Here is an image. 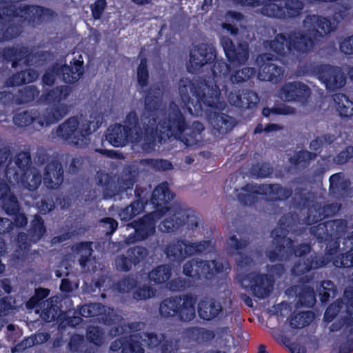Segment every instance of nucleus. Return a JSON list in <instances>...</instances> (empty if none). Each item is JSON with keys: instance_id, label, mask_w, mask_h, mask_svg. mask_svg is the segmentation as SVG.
<instances>
[{"instance_id": "nucleus-58", "label": "nucleus", "mask_w": 353, "mask_h": 353, "mask_svg": "<svg viewBox=\"0 0 353 353\" xmlns=\"http://www.w3.org/2000/svg\"><path fill=\"white\" fill-rule=\"evenodd\" d=\"M250 173L257 178H266L272 173V168L268 163L262 162L253 164L250 168Z\"/></svg>"}, {"instance_id": "nucleus-27", "label": "nucleus", "mask_w": 353, "mask_h": 353, "mask_svg": "<svg viewBox=\"0 0 353 353\" xmlns=\"http://www.w3.org/2000/svg\"><path fill=\"white\" fill-rule=\"evenodd\" d=\"M57 72H59L63 82L70 84L77 82L84 72V61L82 55L80 54L77 59L74 58L70 61V65L67 64L58 65Z\"/></svg>"}, {"instance_id": "nucleus-3", "label": "nucleus", "mask_w": 353, "mask_h": 353, "mask_svg": "<svg viewBox=\"0 0 353 353\" xmlns=\"http://www.w3.org/2000/svg\"><path fill=\"white\" fill-rule=\"evenodd\" d=\"M175 196L167 181H163L155 187L150 195V202L154 210L163 212V216L169 212V216L161 221L159 230L164 233H174L186 225L188 230L198 227V216L194 210L183 209L179 205H170Z\"/></svg>"}, {"instance_id": "nucleus-63", "label": "nucleus", "mask_w": 353, "mask_h": 353, "mask_svg": "<svg viewBox=\"0 0 353 353\" xmlns=\"http://www.w3.org/2000/svg\"><path fill=\"white\" fill-rule=\"evenodd\" d=\"M115 267L117 270L128 272L131 270L132 263L131 259L127 254H119L114 259Z\"/></svg>"}, {"instance_id": "nucleus-30", "label": "nucleus", "mask_w": 353, "mask_h": 353, "mask_svg": "<svg viewBox=\"0 0 353 353\" xmlns=\"http://www.w3.org/2000/svg\"><path fill=\"white\" fill-rule=\"evenodd\" d=\"M262 184L246 183L239 190L236 189V196L239 203L244 206H254L259 202V196H263Z\"/></svg>"}, {"instance_id": "nucleus-14", "label": "nucleus", "mask_w": 353, "mask_h": 353, "mask_svg": "<svg viewBox=\"0 0 353 353\" xmlns=\"http://www.w3.org/2000/svg\"><path fill=\"white\" fill-rule=\"evenodd\" d=\"M224 270L222 262L216 260H202L192 259L185 262L183 267V273L187 277L195 281L201 279L210 281Z\"/></svg>"}, {"instance_id": "nucleus-7", "label": "nucleus", "mask_w": 353, "mask_h": 353, "mask_svg": "<svg viewBox=\"0 0 353 353\" xmlns=\"http://www.w3.org/2000/svg\"><path fill=\"white\" fill-rule=\"evenodd\" d=\"M17 168L7 165L5 168V176L10 184H19L23 188L34 191L41 183L42 176L38 171L30 170L31 155L28 151H22L15 156Z\"/></svg>"}, {"instance_id": "nucleus-24", "label": "nucleus", "mask_w": 353, "mask_h": 353, "mask_svg": "<svg viewBox=\"0 0 353 353\" xmlns=\"http://www.w3.org/2000/svg\"><path fill=\"white\" fill-rule=\"evenodd\" d=\"M222 46L228 60L234 64H244L249 58L248 45L239 43L237 46L230 38L225 37L221 40Z\"/></svg>"}, {"instance_id": "nucleus-18", "label": "nucleus", "mask_w": 353, "mask_h": 353, "mask_svg": "<svg viewBox=\"0 0 353 353\" xmlns=\"http://www.w3.org/2000/svg\"><path fill=\"white\" fill-rule=\"evenodd\" d=\"M163 216V212L154 210L143 216L137 221L132 222V227L134 228L133 236H129V241L134 243L147 239L152 236L156 231V223Z\"/></svg>"}, {"instance_id": "nucleus-8", "label": "nucleus", "mask_w": 353, "mask_h": 353, "mask_svg": "<svg viewBox=\"0 0 353 353\" xmlns=\"http://www.w3.org/2000/svg\"><path fill=\"white\" fill-rule=\"evenodd\" d=\"M72 90L68 85H58L50 90H46L39 100L48 105L43 114V121H39L40 126L49 125L61 121L69 112V107L63 101L70 94Z\"/></svg>"}, {"instance_id": "nucleus-52", "label": "nucleus", "mask_w": 353, "mask_h": 353, "mask_svg": "<svg viewBox=\"0 0 353 353\" xmlns=\"http://www.w3.org/2000/svg\"><path fill=\"white\" fill-rule=\"evenodd\" d=\"M104 331L99 326H90L86 330V338L89 343L97 347L101 346L104 343Z\"/></svg>"}, {"instance_id": "nucleus-37", "label": "nucleus", "mask_w": 353, "mask_h": 353, "mask_svg": "<svg viewBox=\"0 0 353 353\" xmlns=\"http://www.w3.org/2000/svg\"><path fill=\"white\" fill-rule=\"evenodd\" d=\"M263 196H266L267 201H285L292 194V190L288 188H284L281 185L262 184Z\"/></svg>"}, {"instance_id": "nucleus-44", "label": "nucleus", "mask_w": 353, "mask_h": 353, "mask_svg": "<svg viewBox=\"0 0 353 353\" xmlns=\"http://www.w3.org/2000/svg\"><path fill=\"white\" fill-rule=\"evenodd\" d=\"M134 183L135 180L132 177H128V179H119L118 183H108L106 185L105 190L110 191L111 196L122 195L124 192L128 194L129 191L130 193L132 191Z\"/></svg>"}, {"instance_id": "nucleus-53", "label": "nucleus", "mask_w": 353, "mask_h": 353, "mask_svg": "<svg viewBox=\"0 0 353 353\" xmlns=\"http://www.w3.org/2000/svg\"><path fill=\"white\" fill-rule=\"evenodd\" d=\"M336 137L330 133H325L322 136L316 137L310 143L309 148L311 150L320 153L324 144L330 145L334 142Z\"/></svg>"}, {"instance_id": "nucleus-64", "label": "nucleus", "mask_w": 353, "mask_h": 353, "mask_svg": "<svg viewBox=\"0 0 353 353\" xmlns=\"http://www.w3.org/2000/svg\"><path fill=\"white\" fill-rule=\"evenodd\" d=\"M237 254L236 264L239 270H249L254 264V260L250 256L240 252Z\"/></svg>"}, {"instance_id": "nucleus-32", "label": "nucleus", "mask_w": 353, "mask_h": 353, "mask_svg": "<svg viewBox=\"0 0 353 353\" xmlns=\"http://www.w3.org/2000/svg\"><path fill=\"white\" fill-rule=\"evenodd\" d=\"M329 191L336 199H341L347 195L350 190L351 181L345 177L343 172H337L330 176Z\"/></svg>"}, {"instance_id": "nucleus-29", "label": "nucleus", "mask_w": 353, "mask_h": 353, "mask_svg": "<svg viewBox=\"0 0 353 353\" xmlns=\"http://www.w3.org/2000/svg\"><path fill=\"white\" fill-rule=\"evenodd\" d=\"M228 99L231 105L242 110L252 109L259 101L257 94L251 90L230 92Z\"/></svg>"}, {"instance_id": "nucleus-31", "label": "nucleus", "mask_w": 353, "mask_h": 353, "mask_svg": "<svg viewBox=\"0 0 353 353\" xmlns=\"http://www.w3.org/2000/svg\"><path fill=\"white\" fill-rule=\"evenodd\" d=\"M130 129L121 123L110 125L105 133V139L115 148L125 146L128 143Z\"/></svg>"}, {"instance_id": "nucleus-21", "label": "nucleus", "mask_w": 353, "mask_h": 353, "mask_svg": "<svg viewBox=\"0 0 353 353\" xmlns=\"http://www.w3.org/2000/svg\"><path fill=\"white\" fill-rule=\"evenodd\" d=\"M259 60L262 63L259 76L261 81L277 83L281 79L284 70L283 67L274 63L279 60L278 57L270 52H265L259 56Z\"/></svg>"}, {"instance_id": "nucleus-40", "label": "nucleus", "mask_w": 353, "mask_h": 353, "mask_svg": "<svg viewBox=\"0 0 353 353\" xmlns=\"http://www.w3.org/2000/svg\"><path fill=\"white\" fill-rule=\"evenodd\" d=\"M40 91L36 85H26L19 89L12 99L17 105H23L34 101L39 96Z\"/></svg>"}, {"instance_id": "nucleus-55", "label": "nucleus", "mask_w": 353, "mask_h": 353, "mask_svg": "<svg viewBox=\"0 0 353 353\" xmlns=\"http://www.w3.org/2000/svg\"><path fill=\"white\" fill-rule=\"evenodd\" d=\"M126 254L130 257L134 266L142 262L148 255V250L143 246H134L126 250Z\"/></svg>"}, {"instance_id": "nucleus-61", "label": "nucleus", "mask_w": 353, "mask_h": 353, "mask_svg": "<svg viewBox=\"0 0 353 353\" xmlns=\"http://www.w3.org/2000/svg\"><path fill=\"white\" fill-rule=\"evenodd\" d=\"M141 333L143 336L141 341H143L145 345H146L148 348H154L158 347L164 338L163 335H158L154 332H143Z\"/></svg>"}, {"instance_id": "nucleus-41", "label": "nucleus", "mask_w": 353, "mask_h": 353, "mask_svg": "<svg viewBox=\"0 0 353 353\" xmlns=\"http://www.w3.org/2000/svg\"><path fill=\"white\" fill-rule=\"evenodd\" d=\"M92 244V241H81L74 243L71 248L75 254L80 256L78 261L82 268H85L90 261L93 252Z\"/></svg>"}, {"instance_id": "nucleus-56", "label": "nucleus", "mask_w": 353, "mask_h": 353, "mask_svg": "<svg viewBox=\"0 0 353 353\" xmlns=\"http://www.w3.org/2000/svg\"><path fill=\"white\" fill-rule=\"evenodd\" d=\"M317 157V153L310 152L306 150H301L296 152L294 156L289 158L291 164L296 166L302 163H307L311 160Z\"/></svg>"}, {"instance_id": "nucleus-33", "label": "nucleus", "mask_w": 353, "mask_h": 353, "mask_svg": "<svg viewBox=\"0 0 353 353\" xmlns=\"http://www.w3.org/2000/svg\"><path fill=\"white\" fill-rule=\"evenodd\" d=\"M326 265L325 260L319 259L314 254L308 257L300 258L291 268V273L294 276H300L313 269H317Z\"/></svg>"}, {"instance_id": "nucleus-1", "label": "nucleus", "mask_w": 353, "mask_h": 353, "mask_svg": "<svg viewBox=\"0 0 353 353\" xmlns=\"http://www.w3.org/2000/svg\"><path fill=\"white\" fill-rule=\"evenodd\" d=\"M163 90L153 84L145 92L144 110L141 121L144 129L142 150L146 152L155 150L157 144L165 143L170 138L180 141L186 146L197 144L204 126L200 121H193L188 126L179 108L171 109L167 114L161 109Z\"/></svg>"}, {"instance_id": "nucleus-42", "label": "nucleus", "mask_w": 353, "mask_h": 353, "mask_svg": "<svg viewBox=\"0 0 353 353\" xmlns=\"http://www.w3.org/2000/svg\"><path fill=\"white\" fill-rule=\"evenodd\" d=\"M333 100L341 117L348 118L353 116V101L346 94L336 93L333 95Z\"/></svg>"}, {"instance_id": "nucleus-6", "label": "nucleus", "mask_w": 353, "mask_h": 353, "mask_svg": "<svg viewBox=\"0 0 353 353\" xmlns=\"http://www.w3.org/2000/svg\"><path fill=\"white\" fill-rule=\"evenodd\" d=\"M263 46L265 50L273 52L278 57H285L291 52H310L314 48V42L305 32L292 30L288 34H276L273 39L265 41Z\"/></svg>"}, {"instance_id": "nucleus-39", "label": "nucleus", "mask_w": 353, "mask_h": 353, "mask_svg": "<svg viewBox=\"0 0 353 353\" xmlns=\"http://www.w3.org/2000/svg\"><path fill=\"white\" fill-rule=\"evenodd\" d=\"M183 336L189 341L204 343L211 341L214 338V333L212 330L195 326L184 329Z\"/></svg>"}, {"instance_id": "nucleus-19", "label": "nucleus", "mask_w": 353, "mask_h": 353, "mask_svg": "<svg viewBox=\"0 0 353 353\" xmlns=\"http://www.w3.org/2000/svg\"><path fill=\"white\" fill-rule=\"evenodd\" d=\"M303 24L307 30L306 34L314 40V43L315 41H319L335 30V26L330 19L314 14L307 15Z\"/></svg>"}, {"instance_id": "nucleus-5", "label": "nucleus", "mask_w": 353, "mask_h": 353, "mask_svg": "<svg viewBox=\"0 0 353 353\" xmlns=\"http://www.w3.org/2000/svg\"><path fill=\"white\" fill-rule=\"evenodd\" d=\"M203 81L204 83L201 82V86L188 78L179 80V93L190 114H192L191 105L196 111L201 110L203 105L214 109L220 108V90L217 86H210L209 81L205 78Z\"/></svg>"}, {"instance_id": "nucleus-11", "label": "nucleus", "mask_w": 353, "mask_h": 353, "mask_svg": "<svg viewBox=\"0 0 353 353\" xmlns=\"http://www.w3.org/2000/svg\"><path fill=\"white\" fill-rule=\"evenodd\" d=\"M211 245V240L192 243L186 239L176 238L165 246L163 252L169 261L180 263L187 257L206 252Z\"/></svg>"}, {"instance_id": "nucleus-45", "label": "nucleus", "mask_w": 353, "mask_h": 353, "mask_svg": "<svg viewBox=\"0 0 353 353\" xmlns=\"http://www.w3.org/2000/svg\"><path fill=\"white\" fill-rule=\"evenodd\" d=\"M314 319V312L308 310L294 313L290 319V325L293 329H301L309 325Z\"/></svg>"}, {"instance_id": "nucleus-43", "label": "nucleus", "mask_w": 353, "mask_h": 353, "mask_svg": "<svg viewBox=\"0 0 353 353\" xmlns=\"http://www.w3.org/2000/svg\"><path fill=\"white\" fill-rule=\"evenodd\" d=\"M27 232L29 234L30 242L36 243L41 239L46 233V227L41 216L39 214L34 216Z\"/></svg>"}, {"instance_id": "nucleus-12", "label": "nucleus", "mask_w": 353, "mask_h": 353, "mask_svg": "<svg viewBox=\"0 0 353 353\" xmlns=\"http://www.w3.org/2000/svg\"><path fill=\"white\" fill-rule=\"evenodd\" d=\"M305 69L307 74L316 76L328 90L335 91L346 83V77L338 66L310 62L305 64Z\"/></svg>"}, {"instance_id": "nucleus-17", "label": "nucleus", "mask_w": 353, "mask_h": 353, "mask_svg": "<svg viewBox=\"0 0 353 353\" xmlns=\"http://www.w3.org/2000/svg\"><path fill=\"white\" fill-rule=\"evenodd\" d=\"M216 57V49L211 43H201L193 46L190 50L188 70L191 73L198 72L203 67L212 65Z\"/></svg>"}, {"instance_id": "nucleus-62", "label": "nucleus", "mask_w": 353, "mask_h": 353, "mask_svg": "<svg viewBox=\"0 0 353 353\" xmlns=\"http://www.w3.org/2000/svg\"><path fill=\"white\" fill-rule=\"evenodd\" d=\"M137 284L135 279L130 275L125 276L117 282V289L121 293L129 292L134 289Z\"/></svg>"}, {"instance_id": "nucleus-2", "label": "nucleus", "mask_w": 353, "mask_h": 353, "mask_svg": "<svg viewBox=\"0 0 353 353\" xmlns=\"http://www.w3.org/2000/svg\"><path fill=\"white\" fill-rule=\"evenodd\" d=\"M347 230V222L345 219L325 221L310 228V233L318 242L326 244L324 260L326 264L332 261L337 268L353 267V233L344 238L343 249L346 252L336 253L339 250L340 239Z\"/></svg>"}, {"instance_id": "nucleus-23", "label": "nucleus", "mask_w": 353, "mask_h": 353, "mask_svg": "<svg viewBox=\"0 0 353 353\" xmlns=\"http://www.w3.org/2000/svg\"><path fill=\"white\" fill-rule=\"evenodd\" d=\"M345 312L346 314L341 317L339 323H333L331 325L332 331L343 328L347 341L350 345L347 349H344L341 346L339 353H350L353 350V298L350 299L348 303L345 305Z\"/></svg>"}, {"instance_id": "nucleus-47", "label": "nucleus", "mask_w": 353, "mask_h": 353, "mask_svg": "<svg viewBox=\"0 0 353 353\" xmlns=\"http://www.w3.org/2000/svg\"><path fill=\"white\" fill-rule=\"evenodd\" d=\"M256 74V70L252 67H244L240 70L233 71L229 77L232 85H241L243 83L248 81Z\"/></svg>"}, {"instance_id": "nucleus-59", "label": "nucleus", "mask_w": 353, "mask_h": 353, "mask_svg": "<svg viewBox=\"0 0 353 353\" xmlns=\"http://www.w3.org/2000/svg\"><path fill=\"white\" fill-rule=\"evenodd\" d=\"M18 199L17 197L11 192L10 186L4 180L0 179V201H1V208L4 209L6 203L9 204L10 200Z\"/></svg>"}, {"instance_id": "nucleus-25", "label": "nucleus", "mask_w": 353, "mask_h": 353, "mask_svg": "<svg viewBox=\"0 0 353 353\" xmlns=\"http://www.w3.org/2000/svg\"><path fill=\"white\" fill-rule=\"evenodd\" d=\"M280 93L285 101L305 103L311 94V90L302 82L293 81L285 83Z\"/></svg>"}, {"instance_id": "nucleus-57", "label": "nucleus", "mask_w": 353, "mask_h": 353, "mask_svg": "<svg viewBox=\"0 0 353 353\" xmlns=\"http://www.w3.org/2000/svg\"><path fill=\"white\" fill-rule=\"evenodd\" d=\"M50 292V291L48 288H37L34 294L30 298L26 303L28 308L33 309L39 306L42 301L49 296Z\"/></svg>"}, {"instance_id": "nucleus-15", "label": "nucleus", "mask_w": 353, "mask_h": 353, "mask_svg": "<svg viewBox=\"0 0 353 353\" xmlns=\"http://www.w3.org/2000/svg\"><path fill=\"white\" fill-rule=\"evenodd\" d=\"M304 6L301 0L270 1L261 8V13L263 16L277 19H293L302 14Z\"/></svg>"}, {"instance_id": "nucleus-4", "label": "nucleus", "mask_w": 353, "mask_h": 353, "mask_svg": "<svg viewBox=\"0 0 353 353\" xmlns=\"http://www.w3.org/2000/svg\"><path fill=\"white\" fill-rule=\"evenodd\" d=\"M293 223L294 215L290 212L285 214L279 221V227L272 231L274 248L265 253L270 262L288 261L292 256L303 258L304 255L310 252V244L301 243L295 246L294 241L287 236Z\"/></svg>"}, {"instance_id": "nucleus-28", "label": "nucleus", "mask_w": 353, "mask_h": 353, "mask_svg": "<svg viewBox=\"0 0 353 353\" xmlns=\"http://www.w3.org/2000/svg\"><path fill=\"white\" fill-rule=\"evenodd\" d=\"M208 122L215 136H223L230 132L236 125L235 119L225 113L213 112L208 115Z\"/></svg>"}, {"instance_id": "nucleus-35", "label": "nucleus", "mask_w": 353, "mask_h": 353, "mask_svg": "<svg viewBox=\"0 0 353 353\" xmlns=\"http://www.w3.org/2000/svg\"><path fill=\"white\" fill-rule=\"evenodd\" d=\"M222 311L221 303L213 298L205 297L198 303V314L201 319L210 321L215 319Z\"/></svg>"}, {"instance_id": "nucleus-49", "label": "nucleus", "mask_w": 353, "mask_h": 353, "mask_svg": "<svg viewBox=\"0 0 353 353\" xmlns=\"http://www.w3.org/2000/svg\"><path fill=\"white\" fill-rule=\"evenodd\" d=\"M316 288L322 303H327L330 296H334L336 292L335 285L330 280L321 281L319 285H316Z\"/></svg>"}, {"instance_id": "nucleus-26", "label": "nucleus", "mask_w": 353, "mask_h": 353, "mask_svg": "<svg viewBox=\"0 0 353 353\" xmlns=\"http://www.w3.org/2000/svg\"><path fill=\"white\" fill-rule=\"evenodd\" d=\"M63 168L61 162L52 159L47 163L44 169L43 183L50 190L58 189L63 181Z\"/></svg>"}, {"instance_id": "nucleus-20", "label": "nucleus", "mask_w": 353, "mask_h": 353, "mask_svg": "<svg viewBox=\"0 0 353 353\" xmlns=\"http://www.w3.org/2000/svg\"><path fill=\"white\" fill-rule=\"evenodd\" d=\"M136 199L129 205L121 208L118 214L122 221H129L142 212L150 199V192L146 188L136 185L134 190Z\"/></svg>"}, {"instance_id": "nucleus-48", "label": "nucleus", "mask_w": 353, "mask_h": 353, "mask_svg": "<svg viewBox=\"0 0 353 353\" xmlns=\"http://www.w3.org/2000/svg\"><path fill=\"white\" fill-rule=\"evenodd\" d=\"M325 219L321 203L316 202L307 208L305 223L308 225L317 223Z\"/></svg>"}, {"instance_id": "nucleus-13", "label": "nucleus", "mask_w": 353, "mask_h": 353, "mask_svg": "<svg viewBox=\"0 0 353 353\" xmlns=\"http://www.w3.org/2000/svg\"><path fill=\"white\" fill-rule=\"evenodd\" d=\"M235 279L243 288L251 291L252 295L259 299L268 297L272 291L274 279L267 274L239 272Z\"/></svg>"}, {"instance_id": "nucleus-38", "label": "nucleus", "mask_w": 353, "mask_h": 353, "mask_svg": "<svg viewBox=\"0 0 353 353\" xmlns=\"http://www.w3.org/2000/svg\"><path fill=\"white\" fill-rule=\"evenodd\" d=\"M294 292L297 299L296 308L312 307L316 303L315 292L312 287L307 285H295Z\"/></svg>"}, {"instance_id": "nucleus-16", "label": "nucleus", "mask_w": 353, "mask_h": 353, "mask_svg": "<svg viewBox=\"0 0 353 353\" xmlns=\"http://www.w3.org/2000/svg\"><path fill=\"white\" fill-rule=\"evenodd\" d=\"M3 60L6 62H11L12 67L16 68L19 62L23 61L26 66H30L34 63H37L43 59L45 52L37 51L33 52L28 47L23 45H17L9 47H5L0 51Z\"/></svg>"}, {"instance_id": "nucleus-46", "label": "nucleus", "mask_w": 353, "mask_h": 353, "mask_svg": "<svg viewBox=\"0 0 353 353\" xmlns=\"http://www.w3.org/2000/svg\"><path fill=\"white\" fill-rule=\"evenodd\" d=\"M171 274V268L168 265H160L149 272L148 279L154 284H163L169 280Z\"/></svg>"}, {"instance_id": "nucleus-34", "label": "nucleus", "mask_w": 353, "mask_h": 353, "mask_svg": "<svg viewBox=\"0 0 353 353\" xmlns=\"http://www.w3.org/2000/svg\"><path fill=\"white\" fill-rule=\"evenodd\" d=\"M212 63L213 65L211 67L212 77H209L208 81L210 86H217L221 91L220 85L228 78L231 71V67L225 61L217 58Z\"/></svg>"}, {"instance_id": "nucleus-10", "label": "nucleus", "mask_w": 353, "mask_h": 353, "mask_svg": "<svg viewBox=\"0 0 353 353\" xmlns=\"http://www.w3.org/2000/svg\"><path fill=\"white\" fill-rule=\"evenodd\" d=\"M90 124V122H86L80 125L77 117H70L58 125L56 136L60 140L77 148H84L90 141V135L92 134Z\"/></svg>"}, {"instance_id": "nucleus-60", "label": "nucleus", "mask_w": 353, "mask_h": 353, "mask_svg": "<svg viewBox=\"0 0 353 353\" xmlns=\"http://www.w3.org/2000/svg\"><path fill=\"white\" fill-rule=\"evenodd\" d=\"M344 303L339 300L331 303L325 311L323 316L325 321L328 323L332 321L344 307Z\"/></svg>"}, {"instance_id": "nucleus-22", "label": "nucleus", "mask_w": 353, "mask_h": 353, "mask_svg": "<svg viewBox=\"0 0 353 353\" xmlns=\"http://www.w3.org/2000/svg\"><path fill=\"white\" fill-rule=\"evenodd\" d=\"M142 334H130L121 336L113 341L110 345V350L120 353H144L145 350L141 343Z\"/></svg>"}, {"instance_id": "nucleus-50", "label": "nucleus", "mask_w": 353, "mask_h": 353, "mask_svg": "<svg viewBox=\"0 0 353 353\" xmlns=\"http://www.w3.org/2000/svg\"><path fill=\"white\" fill-rule=\"evenodd\" d=\"M43 121V118L41 119L34 115L32 111L25 110L21 112L17 113L13 117V122L14 125L19 127H26L32 124V123L39 121Z\"/></svg>"}, {"instance_id": "nucleus-36", "label": "nucleus", "mask_w": 353, "mask_h": 353, "mask_svg": "<svg viewBox=\"0 0 353 353\" xmlns=\"http://www.w3.org/2000/svg\"><path fill=\"white\" fill-rule=\"evenodd\" d=\"M3 210L6 214L12 217L13 228L15 226L17 228H23L27 225L28 217L21 208L18 199L10 200L9 204L4 205Z\"/></svg>"}, {"instance_id": "nucleus-9", "label": "nucleus", "mask_w": 353, "mask_h": 353, "mask_svg": "<svg viewBox=\"0 0 353 353\" xmlns=\"http://www.w3.org/2000/svg\"><path fill=\"white\" fill-rule=\"evenodd\" d=\"M196 296L191 294L171 296L160 302L159 314L165 319L176 318L181 322H190L196 316Z\"/></svg>"}, {"instance_id": "nucleus-51", "label": "nucleus", "mask_w": 353, "mask_h": 353, "mask_svg": "<svg viewBox=\"0 0 353 353\" xmlns=\"http://www.w3.org/2000/svg\"><path fill=\"white\" fill-rule=\"evenodd\" d=\"M150 73L148 67V59L143 57L137 69V83L141 88L143 89L148 85Z\"/></svg>"}, {"instance_id": "nucleus-54", "label": "nucleus", "mask_w": 353, "mask_h": 353, "mask_svg": "<svg viewBox=\"0 0 353 353\" xmlns=\"http://www.w3.org/2000/svg\"><path fill=\"white\" fill-rule=\"evenodd\" d=\"M145 323L141 321H134L131 323H123L112 329L115 335H120L127 333L138 334L139 331L143 329Z\"/></svg>"}]
</instances>
